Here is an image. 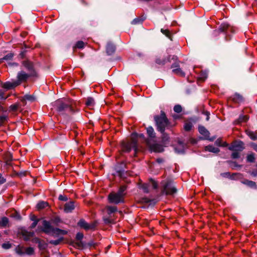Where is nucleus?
I'll use <instances>...</instances> for the list:
<instances>
[{
  "mask_svg": "<svg viewBox=\"0 0 257 257\" xmlns=\"http://www.w3.org/2000/svg\"><path fill=\"white\" fill-rule=\"evenodd\" d=\"M16 252L19 255H24L25 254V248L20 245H18L15 249Z\"/></svg>",
  "mask_w": 257,
  "mask_h": 257,
  "instance_id": "obj_28",
  "label": "nucleus"
},
{
  "mask_svg": "<svg viewBox=\"0 0 257 257\" xmlns=\"http://www.w3.org/2000/svg\"><path fill=\"white\" fill-rule=\"evenodd\" d=\"M0 98L1 99H6V97H5L4 96V93L2 92H0Z\"/></svg>",
  "mask_w": 257,
  "mask_h": 257,
  "instance_id": "obj_59",
  "label": "nucleus"
},
{
  "mask_svg": "<svg viewBox=\"0 0 257 257\" xmlns=\"http://www.w3.org/2000/svg\"><path fill=\"white\" fill-rule=\"evenodd\" d=\"M48 206V203L45 201H40L37 205V208L38 209H42L46 208Z\"/></svg>",
  "mask_w": 257,
  "mask_h": 257,
  "instance_id": "obj_27",
  "label": "nucleus"
},
{
  "mask_svg": "<svg viewBox=\"0 0 257 257\" xmlns=\"http://www.w3.org/2000/svg\"><path fill=\"white\" fill-rule=\"evenodd\" d=\"M207 77V74L205 72H202L200 74L198 79L201 81H204Z\"/></svg>",
  "mask_w": 257,
  "mask_h": 257,
  "instance_id": "obj_35",
  "label": "nucleus"
},
{
  "mask_svg": "<svg viewBox=\"0 0 257 257\" xmlns=\"http://www.w3.org/2000/svg\"><path fill=\"white\" fill-rule=\"evenodd\" d=\"M78 225L81 228H84L86 230H93L95 229L97 223L96 222H93L89 224L87 223L84 219H80L78 222Z\"/></svg>",
  "mask_w": 257,
  "mask_h": 257,
  "instance_id": "obj_8",
  "label": "nucleus"
},
{
  "mask_svg": "<svg viewBox=\"0 0 257 257\" xmlns=\"http://www.w3.org/2000/svg\"><path fill=\"white\" fill-rule=\"evenodd\" d=\"M105 209L109 215H110L111 213H113L117 211V207L115 206H107L106 207Z\"/></svg>",
  "mask_w": 257,
  "mask_h": 257,
  "instance_id": "obj_25",
  "label": "nucleus"
},
{
  "mask_svg": "<svg viewBox=\"0 0 257 257\" xmlns=\"http://www.w3.org/2000/svg\"><path fill=\"white\" fill-rule=\"evenodd\" d=\"M147 144L152 151L158 153L162 152L163 151V148L160 145L157 144L151 145L150 144L149 141L147 142Z\"/></svg>",
  "mask_w": 257,
  "mask_h": 257,
  "instance_id": "obj_13",
  "label": "nucleus"
},
{
  "mask_svg": "<svg viewBox=\"0 0 257 257\" xmlns=\"http://www.w3.org/2000/svg\"><path fill=\"white\" fill-rule=\"evenodd\" d=\"M244 144L243 142H235L231 144L228 149L230 151L241 152L244 149Z\"/></svg>",
  "mask_w": 257,
  "mask_h": 257,
  "instance_id": "obj_9",
  "label": "nucleus"
},
{
  "mask_svg": "<svg viewBox=\"0 0 257 257\" xmlns=\"http://www.w3.org/2000/svg\"><path fill=\"white\" fill-rule=\"evenodd\" d=\"M198 131L199 133L203 136L204 139H209L210 133L203 126H199Z\"/></svg>",
  "mask_w": 257,
  "mask_h": 257,
  "instance_id": "obj_15",
  "label": "nucleus"
},
{
  "mask_svg": "<svg viewBox=\"0 0 257 257\" xmlns=\"http://www.w3.org/2000/svg\"><path fill=\"white\" fill-rule=\"evenodd\" d=\"M109 203L118 204L123 202V197L118 192H112L108 196Z\"/></svg>",
  "mask_w": 257,
  "mask_h": 257,
  "instance_id": "obj_6",
  "label": "nucleus"
},
{
  "mask_svg": "<svg viewBox=\"0 0 257 257\" xmlns=\"http://www.w3.org/2000/svg\"><path fill=\"white\" fill-rule=\"evenodd\" d=\"M55 105L57 106V109L59 112L63 111H72V108L71 106L68 104L64 103L61 100H58L55 102Z\"/></svg>",
  "mask_w": 257,
  "mask_h": 257,
  "instance_id": "obj_7",
  "label": "nucleus"
},
{
  "mask_svg": "<svg viewBox=\"0 0 257 257\" xmlns=\"http://www.w3.org/2000/svg\"><path fill=\"white\" fill-rule=\"evenodd\" d=\"M157 162L160 163L163 162V159L159 158L157 160Z\"/></svg>",
  "mask_w": 257,
  "mask_h": 257,
  "instance_id": "obj_61",
  "label": "nucleus"
},
{
  "mask_svg": "<svg viewBox=\"0 0 257 257\" xmlns=\"http://www.w3.org/2000/svg\"><path fill=\"white\" fill-rule=\"evenodd\" d=\"M6 182V180L2 177L0 174V184H3Z\"/></svg>",
  "mask_w": 257,
  "mask_h": 257,
  "instance_id": "obj_55",
  "label": "nucleus"
},
{
  "mask_svg": "<svg viewBox=\"0 0 257 257\" xmlns=\"http://www.w3.org/2000/svg\"><path fill=\"white\" fill-rule=\"evenodd\" d=\"M154 118L157 125L158 131L160 132L161 133H163L165 128L167 127L168 125V120L166 117L165 112L161 111L160 115L159 116H155Z\"/></svg>",
  "mask_w": 257,
  "mask_h": 257,
  "instance_id": "obj_3",
  "label": "nucleus"
},
{
  "mask_svg": "<svg viewBox=\"0 0 257 257\" xmlns=\"http://www.w3.org/2000/svg\"><path fill=\"white\" fill-rule=\"evenodd\" d=\"M25 99L30 101H33L34 99L33 96L30 95H25Z\"/></svg>",
  "mask_w": 257,
  "mask_h": 257,
  "instance_id": "obj_48",
  "label": "nucleus"
},
{
  "mask_svg": "<svg viewBox=\"0 0 257 257\" xmlns=\"http://www.w3.org/2000/svg\"><path fill=\"white\" fill-rule=\"evenodd\" d=\"M151 200L147 197H144L142 199V202L144 203H149Z\"/></svg>",
  "mask_w": 257,
  "mask_h": 257,
  "instance_id": "obj_53",
  "label": "nucleus"
},
{
  "mask_svg": "<svg viewBox=\"0 0 257 257\" xmlns=\"http://www.w3.org/2000/svg\"><path fill=\"white\" fill-rule=\"evenodd\" d=\"M230 26L228 24H222L219 28V31L221 32H227V30L230 29Z\"/></svg>",
  "mask_w": 257,
  "mask_h": 257,
  "instance_id": "obj_23",
  "label": "nucleus"
},
{
  "mask_svg": "<svg viewBox=\"0 0 257 257\" xmlns=\"http://www.w3.org/2000/svg\"><path fill=\"white\" fill-rule=\"evenodd\" d=\"M219 146L222 147H227L228 146V144L226 142H223L222 144H219Z\"/></svg>",
  "mask_w": 257,
  "mask_h": 257,
  "instance_id": "obj_57",
  "label": "nucleus"
},
{
  "mask_svg": "<svg viewBox=\"0 0 257 257\" xmlns=\"http://www.w3.org/2000/svg\"><path fill=\"white\" fill-rule=\"evenodd\" d=\"M126 187L125 186H121L120 189H119L118 191L117 192L119 194H120V195H122L123 197H124L125 194L124 191L126 190Z\"/></svg>",
  "mask_w": 257,
  "mask_h": 257,
  "instance_id": "obj_39",
  "label": "nucleus"
},
{
  "mask_svg": "<svg viewBox=\"0 0 257 257\" xmlns=\"http://www.w3.org/2000/svg\"><path fill=\"white\" fill-rule=\"evenodd\" d=\"M193 127L192 123L190 122H185L184 125V128L186 131H190Z\"/></svg>",
  "mask_w": 257,
  "mask_h": 257,
  "instance_id": "obj_31",
  "label": "nucleus"
},
{
  "mask_svg": "<svg viewBox=\"0 0 257 257\" xmlns=\"http://www.w3.org/2000/svg\"><path fill=\"white\" fill-rule=\"evenodd\" d=\"M35 75V73L30 72L29 74H27L25 72L22 71L18 73V80L17 81L21 82L26 81L29 77L34 76Z\"/></svg>",
  "mask_w": 257,
  "mask_h": 257,
  "instance_id": "obj_11",
  "label": "nucleus"
},
{
  "mask_svg": "<svg viewBox=\"0 0 257 257\" xmlns=\"http://www.w3.org/2000/svg\"><path fill=\"white\" fill-rule=\"evenodd\" d=\"M242 183L248 187L253 188V189H257V185L255 182L248 180H245L242 182Z\"/></svg>",
  "mask_w": 257,
  "mask_h": 257,
  "instance_id": "obj_20",
  "label": "nucleus"
},
{
  "mask_svg": "<svg viewBox=\"0 0 257 257\" xmlns=\"http://www.w3.org/2000/svg\"><path fill=\"white\" fill-rule=\"evenodd\" d=\"M147 132L150 138L153 139L155 138V133L154 132V128L152 126H149L147 128Z\"/></svg>",
  "mask_w": 257,
  "mask_h": 257,
  "instance_id": "obj_22",
  "label": "nucleus"
},
{
  "mask_svg": "<svg viewBox=\"0 0 257 257\" xmlns=\"http://www.w3.org/2000/svg\"><path fill=\"white\" fill-rule=\"evenodd\" d=\"M171 60H173L175 62L171 66V68H173L172 71L174 73L178 75L181 76H185V73L179 67L180 61L178 60V58L176 56H172Z\"/></svg>",
  "mask_w": 257,
  "mask_h": 257,
  "instance_id": "obj_5",
  "label": "nucleus"
},
{
  "mask_svg": "<svg viewBox=\"0 0 257 257\" xmlns=\"http://www.w3.org/2000/svg\"><path fill=\"white\" fill-rule=\"evenodd\" d=\"M8 155L9 156V160H11L12 158L11 155L9 154Z\"/></svg>",
  "mask_w": 257,
  "mask_h": 257,
  "instance_id": "obj_63",
  "label": "nucleus"
},
{
  "mask_svg": "<svg viewBox=\"0 0 257 257\" xmlns=\"http://www.w3.org/2000/svg\"><path fill=\"white\" fill-rule=\"evenodd\" d=\"M142 21L140 19H135L132 22V24L135 25L141 23Z\"/></svg>",
  "mask_w": 257,
  "mask_h": 257,
  "instance_id": "obj_52",
  "label": "nucleus"
},
{
  "mask_svg": "<svg viewBox=\"0 0 257 257\" xmlns=\"http://www.w3.org/2000/svg\"><path fill=\"white\" fill-rule=\"evenodd\" d=\"M229 99L234 102L237 103H241L244 101L243 96L238 93H235L233 95L230 97Z\"/></svg>",
  "mask_w": 257,
  "mask_h": 257,
  "instance_id": "obj_12",
  "label": "nucleus"
},
{
  "mask_svg": "<svg viewBox=\"0 0 257 257\" xmlns=\"http://www.w3.org/2000/svg\"><path fill=\"white\" fill-rule=\"evenodd\" d=\"M174 110L177 113H180L182 111V107L180 105H176L174 107Z\"/></svg>",
  "mask_w": 257,
  "mask_h": 257,
  "instance_id": "obj_40",
  "label": "nucleus"
},
{
  "mask_svg": "<svg viewBox=\"0 0 257 257\" xmlns=\"http://www.w3.org/2000/svg\"><path fill=\"white\" fill-rule=\"evenodd\" d=\"M74 208V202L73 201H69L65 204L64 210L66 213H69L72 212Z\"/></svg>",
  "mask_w": 257,
  "mask_h": 257,
  "instance_id": "obj_14",
  "label": "nucleus"
},
{
  "mask_svg": "<svg viewBox=\"0 0 257 257\" xmlns=\"http://www.w3.org/2000/svg\"><path fill=\"white\" fill-rule=\"evenodd\" d=\"M63 237H60L59 239H56V240H50L49 242L50 244L56 245L59 244L63 240Z\"/></svg>",
  "mask_w": 257,
  "mask_h": 257,
  "instance_id": "obj_34",
  "label": "nucleus"
},
{
  "mask_svg": "<svg viewBox=\"0 0 257 257\" xmlns=\"http://www.w3.org/2000/svg\"><path fill=\"white\" fill-rule=\"evenodd\" d=\"M34 235L33 231H28L26 230H23L22 231V235L25 240H28L32 237Z\"/></svg>",
  "mask_w": 257,
  "mask_h": 257,
  "instance_id": "obj_18",
  "label": "nucleus"
},
{
  "mask_svg": "<svg viewBox=\"0 0 257 257\" xmlns=\"http://www.w3.org/2000/svg\"><path fill=\"white\" fill-rule=\"evenodd\" d=\"M31 219L32 221H34V220H38V219H37V218H36V216H35V215H32V216H31Z\"/></svg>",
  "mask_w": 257,
  "mask_h": 257,
  "instance_id": "obj_58",
  "label": "nucleus"
},
{
  "mask_svg": "<svg viewBox=\"0 0 257 257\" xmlns=\"http://www.w3.org/2000/svg\"><path fill=\"white\" fill-rule=\"evenodd\" d=\"M240 155L239 152L238 151H233V153L231 154V157L233 159H237L239 158Z\"/></svg>",
  "mask_w": 257,
  "mask_h": 257,
  "instance_id": "obj_41",
  "label": "nucleus"
},
{
  "mask_svg": "<svg viewBox=\"0 0 257 257\" xmlns=\"http://www.w3.org/2000/svg\"><path fill=\"white\" fill-rule=\"evenodd\" d=\"M246 133L247 135L249 137V138L252 140H257V135L255 133L253 132H251L250 131H246Z\"/></svg>",
  "mask_w": 257,
  "mask_h": 257,
  "instance_id": "obj_26",
  "label": "nucleus"
},
{
  "mask_svg": "<svg viewBox=\"0 0 257 257\" xmlns=\"http://www.w3.org/2000/svg\"><path fill=\"white\" fill-rule=\"evenodd\" d=\"M23 65L26 67L30 72L35 73L33 69V64L28 61L23 62Z\"/></svg>",
  "mask_w": 257,
  "mask_h": 257,
  "instance_id": "obj_19",
  "label": "nucleus"
},
{
  "mask_svg": "<svg viewBox=\"0 0 257 257\" xmlns=\"http://www.w3.org/2000/svg\"><path fill=\"white\" fill-rule=\"evenodd\" d=\"M59 199L60 200L65 201H67L68 199H67V197L66 196L62 195H60L59 196Z\"/></svg>",
  "mask_w": 257,
  "mask_h": 257,
  "instance_id": "obj_49",
  "label": "nucleus"
},
{
  "mask_svg": "<svg viewBox=\"0 0 257 257\" xmlns=\"http://www.w3.org/2000/svg\"><path fill=\"white\" fill-rule=\"evenodd\" d=\"M150 184L152 185V188L153 189H157V188L158 184H157V183L154 180H151L150 182Z\"/></svg>",
  "mask_w": 257,
  "mask_h": 257,
  "instance_id": "obj_44",
  "label": "nucleus"
},
{
  "mask_svg": "<svg viewBox=\"0 0 257 257\" xmlns=\"http://www.w3.org/2000/svg\"><path fill=\"white\" fill-rule=\"evenodd\" d=\"M250 175L253 177H257V169H253L250 173Z\"/></svg>",
  "mask_w": 257,
  "mask_h": 257,
  "instance_id": "obj_51",
  "label": "nucleus"
},
{
  "mask_svg": "<svg viewBox=\"0 0 257 257\" xmlns=\"http://www.w3.org/2000/svg\"><path fill=\"white\" fill-rule=\"evenodd\" d=\"M137 137L138 135L136 133H134L132 135L131 141H122L121 144V151L123 152L128 153L130 152L132 149H133L135 151V155L138 151Z\"/></svg>",
  "mask_w": 257,
  "mask_h": 257,
  "instance_id": "obj_2",
  "label": "nucleus"
},
{
  "mask_svg": "<svg viewBox=\"0 0 257 257\" xmlns=\"http://www.w3.org/2000/svg\"><path fill=\"white\" fill-rule=\"evenodd\" d=\"M20 84V82L14 80L12 81H7L5 83H2V87L6 89H10L16 87Z\"/></svg>",
  "mask_w": 257,
  "mask_h": 257,
  "instance_id": "obj_10",
  "label": "nucleus"
},
{
  "mask_svg": "<svg viewBox=\"0 0 257 257\" xmlns=\"http://www.w3.org/2000/svg\"><path fill=\"white\" fill-rule=\"evenodd\" d=\"M2 247L5 249H9L11 247V244L9 243H5L2 244Z\"/></svg>",
  "mask_w": 257,
  "mask_h": 257,
  "instance_id": "obj_46",
  "label": "nucleus"
},
{
  "mask_svg": "<svg viewBox=\"0 0 257 257\" xmlns=\"http://www.w3.org/2000/svg\"><path fill=\"white\" fill-rule=\"evenodd\" d=\"M83 238V234L81 232H78L76 235V239L77 240H81Z\"/></svg>",
  "mask_w": 257,
  "mask_h": 257,
  "instance_id": "obj_43",
  "label": "nucleus"
},
{
  "mask_svg": "<svg viewBox=\"0 0 257 257\" xmlns=\"http://www.w3.org/2000/svg\"><path fill=\"white\" fill-rule=\"evenodd\" d=\"M6 116L5 115H0V126H1L3 123L6 120Z\"/></svg>",
  "mask_w": 257,
  "mask_h": 257,
  "instance_id": "obj_45",
  "label": "nucleus"
},
{
  "mask_svg": "<svg viewBox=\"0 0 257 257\" xmlns=\"http://www.w3.org/2000/svg\"><path fill=\"white\" fill-rule=\"evenodd\" d=\"M162 185L163 187V192L167 195L173 194L177 191L176 188L171 181H163L162 182Z\"/></svg>",
  "mask_w": 257,
  "mask_h": 257,
  "instance_id": "obj_4",
  "label": "nucleus"
},
{
  "mask_svg": "<svg viewBox=\"0 0 257 257\" xmlns=\"http://www.w3.org/2000/svg\"><path fill=\"white\" fill-rule=\"evenodd\" d=\"M85 104L88 107H92L94 104V100L92 97H88L87 99Z\"/></svg>",
  "mask_w": 257,
  "mask_h": 257,
  "instance_id": "obj_29",
  "label": "nucleus"
},
{
  "mask_svg": "<svg viewBox=\"0 0 257 257\" xmlns=\"http://www.w3.org/2000/svg\"><path fill=\"white\" fill-rule=\"evenodd\" d=\"M13 57V54L12 53H9L8 55H6L4 57H3L2 60H8L12 59Z\"/></svg>",
  "mask_w": 257,
  "mask_h": 257,
  "instance_id": "obj_42",
  "label": "nucleus"
},
{
  "mask_svg": "<svg viewBox=\"0 0 257 257\" xmlns=\"http://www.w3.org/2000/svg\"><path fill=\"white\" fill-rule=\"evenodd\" d=\"M84 43L81 41H78L75 45V47L79 49H82L84 47Z\"/></svg>",
  "mask_w": 257,
  "mask_h": 257,
  "instance_id": "obj_38",
  "label": "nucleus"
},
{
  "mask_svg": "<svg viewBox=\"0 0 257 257\" xmlns=\"http://www.w3.org/2000/svg\"><path fill=\"white\" fill-rule=\"evenodd\" d=\"M103 220L105 223H111L113 222V220L107 217H104Z\"/></svg>",
  "mask_w": 257,
  "mask_h": 257,
  "instance_id": "obj_47",
  "label": "nucleus"
},
{
  "mask_svg": "<svg viewBox=\"0 0 257 257\" xmlns=\"http://www.w3.org/2000/svg\"><path fill=\"white\" fill-rule=\"evenodd\" d=\"M252 147L253 148V149L256 151L257 152V145L255 144H252Z\"/></svg>",
  "mask_w": 257,
  "mask_h": 257,
  "instance_id": "obj_56",
  "label": "nucleus"
},
{
  "mask_svg": "<svg viewBox=\"0 0 257 257\" xmlns=\"http://www.w3.org/2000/svg\"><path fill=\"white\" fill-rule=\"evenodd\" d=\"M216 143L219 146V144H221V141L219 139H218L216 141Z\"/></svg>",
  "mask_w": 257,
  "mask_h": 257,
  "instance_id": "obj_60",
  "label": "nucleus"
},
{
  "mask_svg": "<svg viewBox=\"0 0 257 257\" xmlns=\"http://www.w3.org/2000/svg\"><path fill=\"white\" fill-rule=\"evenodd\" d=\"M171 57L172 58V56H169L167 58H158L156 59V63H157L159 65H165V64H166L168 62H171Z\"/></svg>",
  "mask_w": 257,
  "mask_h": 257,
  "instance_id": "obj_16",
  "label": "nucleus"
},
{
  "mask_svg": "<svg viewBox=\"0 0 257 257\" xmlns=\"http://www.w3.org/2000/svg\"><path fill=\"white\" fill-rule=\"evenodd\" d=\"M145 193H148L149 192V185L148 184H144L140 187Z\"/></svg>",
  "mask_w": 257,
  "mask_h": 257,
  "instance_id": "obj_36",
  "label": "nucleus"
},
{
  "mask_svg": "<svg viewBox=\"0 0 257 257\" xmlns=\"http://www.w3.org/2000/svg\"><path fill=\"white\" fill-rule=\"evenodd\" d=\"M25 253H26L28 255H32L34 252V248L32 247H29L25 248Z\"/></svg>",
  "mask_w": 257,
  "mask_h": 257,
  "instance_id": "obj_33",
  "label": "nucleus"
},
{
  "mask_svg": "<svg viewBox=\"0 0 257 257\" xmlns=\"http://www.w3.org/2000/svg\"><path fill=\"white\" fill-rule=\"evenodd\" d=\"M43 227L41 229L43 232L54 236H58L61 234L65 235L67 233L66 230L57 228H53L51 225L50 222L47 220L43 221Z\"/></svg>",
  "mask_w": 257,
  "mask_h": 257,
  "instance_id": "obj_1",
  "label": "nucleus"
},
{
  "mask_svg": "<svg viewBox=\"0 0 257 257\" xmlns=\"http://www.w3.org/2000/svg\"><path fill=\"white\" fill-rule=\"evenodd\" d=\"M246 160L248 162L253 163L254 162L255 157L253 153L248 154L246 157Z\"/></svg>",
  "mask_w": 257,
  "mask_h": 257,
  "instance_id": "obj_32",
  "label": "nucleus"
},
{
  "mask_svg": "<svg viewBox=\"0 0 257 257\" xmlns=\"http://www.w3.org/2000/svg\"><path fill=\"white\" fill-rule=\"evenodd\" d=\"M205 150L214 153H217L219 152V149L218 148L214 147L212 146H206L205 147Z\"/></svg>",
  "mask_w": 257,
  "mask_h": 257,
  "instance_id": "obj_24",
  "label": "nucleus"
},
{
  "mask_svg": "<svg viewBox=\"0 0 257 257\" xmlns=\"http://www.w3.org/2000/svg\"><path fill=\"white\" fill-rule=\"evenodd\" d=\"M140 137H144V135H143V134H141V135H140Z\"/></svg>",
  "mask_w": 257,
  "mask_h": 257,
  "instance_id": "obj_64",
  "label": "nucleus"
},
{
  "mask_svg": "<svg viewBox=\"0 0 257 257\" xmlns=\"http://www.w3.org/2000/svg\"><path fill=\"white\" fill-rule=\"evenodd\" d=\"M38 221L39 220H35L34 221H33L32 224L31 225L30 227L31 228H34L37 225Z\"/></svg>",
  "mask_w": 257,
  "mask_h": 257,
  "instance_id": "obj_50",
  "label": "nucleus"
},
{
  "mask_svg": "<svg viewBox=\"0 0 257 257\" xmlns=\"http://www.w3.org/2000/svg\"><path fill=\"white\" fill-rule=\"evenodd\" d=\"M115 50V47L114 45L108 42L107 44L106 47V51L108 55H111L113 54Z\"/></svg>",
  "mask_w": 257,
  "mask_h": 257,
  "instance_id": "obj_17",
  "label": "nucleus"
},
{
  "mask_svg": "<svg viewBox=\"0 0 257 257\" xmlns=\"http://www.w3.org/2000/svg\"><path fill=\"white\" fill-rule=\"evenodd\" d=\"M18 106L17 104H13V105H11L10 108L11 110H12L13 111H15L17 109Z\"/></svg>",
  "mask_w": 257,
  "mask_h": 257,
  "instance_id": "obj_54",
  "label": "nucleus"
},
{
  "mask_svg": "<svg viewBox=\"0 0 257 257\" xmlns=\"http://www.w3.org/2000/svg\"><path fill=\"white\" fill-rule=\"evenodd\" d=\"M206 114L207 115L206 120H208L209 119V112H206Z\"/></svg>",
  "mask_w": 257,
  "mask_h": 257,
  "instance_id": "obj_62",
  "label": "nucleus"
},
{
  "mask_svg": "<svg viewBox=\"0 0 257 257\" xmlns=\"http://www.w3.org/2000/svg\"><path fill=\"white\" fill-rule=\"evenodd\" d=\"M161 32L169 38H171V33L168 30L161 29Z\"/></svg>",
  "mask_w": 257,
  "mask_h": 257,
  "instance_id": "obj_37",
  "label": "nucleus"
},
{
  "mask_svg": "<svg viewBox=\"0 0 257 257\" xmlns=\"http://www.w3.org/2000/svg\"><path fill=\"white\" fill-rule=\"evenodd\" d=\"M9 220L6 217H4L0 220V227H6L9 226Z\"/></svg>",
  "mask_w": 257,
  "mask_h": 257,
  "instance_id": "obj_21",
  "label": "nucleus"
},
{
  "mask_svg": "<svg viewBox=\"0 0 257 257\" xmlns=\"http://www.w3.org/2000/svg\"><path fill=\"white\" fill-rule=\"evenodd\" d=\"M248 116L246 115H241L239 116L237 121L238 123H240L242 122H245L248 119Z\"/></svg>",
  "mask_w": 257,
  "mask_h": 257,
  "instance_id": "obj_30",
  "label": "nucleus"
}]
</instances>
